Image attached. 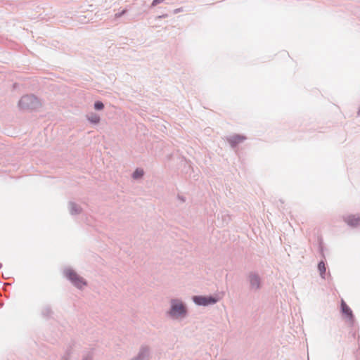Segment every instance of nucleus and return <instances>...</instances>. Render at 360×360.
Here are the masks:
<instances>
[{"label":"nucleus","instance_id":"19","mask_svg":"<svg viewBox=\"0 0 360 360\" xmlns=\"http://www.w3.org/2000/svg\"><path fill=\"white\" fill-rule=\"evenodd\" d=\"M178 198H179L181 202H184L186 201L185 198H184V197H183V196H180V195H179V196H178Z\"/></svg>","mask_w":360,"mask_h":360},{"label":"nucleus","instance_id":"13","mask_svg":"<svg viewBox=\"0 0 360 360\" xmlns=\"http://www.w3.org/2000/svg\"><path fill=\"white\" fill-rule=\"evenodd\" d=\"M144 174V172L142 169H136L132 174V177L134 179H141Z\"/></svg>","mask_w":360,"mask_h":360},{"label":"nucleus","instance_id":"10","mask_svg":"<svg viewBox=\"0 0 360 360\" xmlns=\"http://www.w3.org/2000/svg\"><path fill=\"white\" fill-rule=\"evenodd\" d=\"M341 310L342 312L345 314L349 319H352L353 315L351 309L347 305V304L342 300L341 302Z\"/></svg>","mask_w":360,"mask_h":360},{"label":"nucleus","instance_id":"16","mask_svg":"<svg viewBox=\"0 0 360 360\" xmlns=\"http://www.w3.org/2000/svg\"><path fill=\"white\" fill-rule=\"evenodd\" d=\"M60 360H70V350L67 351Z\"/></svg>","mask_w":360,"mask_h":360},{"label":"nucleus","instance_id":"12","mask_svg":"<svg viewBox=\"0 0 360 360\" xmlns=\"http://www.w3.org/2000/svg\"><path fill=\"white\" fill-rule=\"evenodd\" d=\"M86 119L88 120V121L93 124H98L101 120L99 115L94 112H91L89 115H87Z\"/></svg>","mask_w":360,"mask_h":360},{"label":"nucleus","instance_id":"7","mask_svg":"<svg viewBox=\"0 0 360 360\" xmlns=\"http://www.w3.org/2000/svg\"><path fill=\"white\" fill-rule=\"evenodd\" d=\"M246 139L245 136L235 134L226 138L227 141L229 143L232 148H235L238 143H242Z\"/></svg>","mask_w":360,"mask_h":360},{"label":"nucleus","instance_id":"9","mask_svg":"<svg viewBox=\"0 0 360 360\" xmlns=\"http://www.w3.org/2000/svg\"><path fill=\"white\" fill-rule=\"evenodd\" d=\"M68 210L72 215L78 214L82 212V207L74 202H69Z\"/></svg>","mask_w":360,"mask_h":360},{"label":"nucleus","instance_id":"18","mask_svg":"<svg viewBox=\"0 0 360 360\" xmlns=\"http://www.w3.org/2000/svg\"><path fill=\"white\" fill-rule=\"evenodd\" d=\"M164 1H165V0H153V3H152V5H153V6H156V5H158V4H159L162 3V2H163Z\"/></svg>","mask_w":360,"mask_h":360},{"label":"nucleus","instance_id":"5","mask_svg":"<svg viewBox=\"0 0 360 360\" xmlns=\"http://www.w3.org/2000/svg\"><path fill=\"white\" fill-rule=\"evenodd\" d=\"M250 283V288L255 292L258 291L262 287V279L260 276L255 272H250L248 276Z\"/></svg>","mask_w":360,"mask_h":360},{"label":"nucleus","instance_id":"4","mask_svg":"<svg viewBox=\"0 0 360 360\" xmlns=\"http://www.w3.org/2000/svg\"><path fill=\"white\" fill-rule=\"evenodd\" d=\"M192 300L198 306H208L216 304L219 299L214 296L195 295L192 297Z\"/></svg>","mask_w":360,"mask_h":360},{"label":"nucleus","instance_id":"6","mask_svg":"<svg viewBox=\"0 0 360 360\" xmlns=\"http://www.w3.org/2000/svg\"><path fill=\"white\" fill-rule=\"evenodd\" d=\"M136 360H150V348L146 345H142L136 356L134 357Z\"/></svg>","mask_w":360,"mask_h":360},{"label":"nucleus","instance_id":"20","mask_svg":"<svg viewBox=\"0 0 360 360\" xmlns=\"http://www.w3.org/2000/svg\"><path fill=\"white\" fill-rule=\"evenodd\" d=\"M130 360H136V359H135L134 358H132V359H130Z\"/></svg>","mask_w":360,"mask_h":360},{"label":"nucleus","instance_id":"15","mask_svg":"<svg viewBox=\"0 0 360 360\" xmlns=\"http://www.w3.org/2000/svg\"><path fill=\"white\" fill-rule=\"evenodd\" d=\"M104 108V105L101 101H96L94 103V108L96 110H101Z\"/></svg>","mask_w":360,"mask_h":360},{"label":"nucleus","instance_id":"8","mask_svg":"<svg viewBox=\"0 0 360 360\" xmlns=\"http://www.w3.org/2000/svg\"><path fill=\"white\" fill-rule=\"evenodd\" d=\"M344 221L350 226H356L360 222V214L347 215L344 217Z\"/></svg>","mask_w":360,"mask_h":360},{"label":"nucleus","instance_id":"17","mask_svg":"<svg viewBox=\"0 0 360 360\" xmlns=\"http://www.w3.org/2000/svg\"><path fill=\"white\" fill-rule=\"evenodd\" d=\"M82 360H92V356L91 354H87L83 356Z\"/></svg>","mask_w":360,"mask_h":360},{"label":"nucleus","instance_id":"11","mask_svg":"<svg viewBox=\"0 0 360 360\" xmlns=\"http://www.w3.org/2000/svg\"><path fill=\"white\" fill-rule=\"evenodd\" d=\"M53 310L49 306H45L41 309V316L45 319H49L53 315Z\"/></svg>","mask_w":360,"mask_h":360},{"label":"nucleus","instance_id":"14","mask_svg":"<svg viewBox=\"0 0 360 360\" xmlns=\"http://www.w3.org/2000/svg\"><path fill=\"white\" fill-rule=\"evenodd\" d=\"M318 269L320 272V275L322 278H324V274L326 272V266L323 262H320L318 264Z\"/></svg>","mask_w":360,"mask_h":360},{"label":"nucleus","instance_id":"3","mask_svg":"<svg viewBox=\"0 0 360 360\" xmlns=\"http://www.w3.org/2000/svg\"><path fill=\"white\" fill-rule=\"evenodd\" d=\"M65 277L71 281V283L78 289L82 290L87 285L84 278L77 274L72 269H66L64 270Z\"/></svg>","mask_w":360,"mask_h":360},{"label":"nucleus","instance_id":"2","mask_svg":"<svg viewBox=\"0 0 360 360\" xmlns=\"http://www.w3.org/2000/svg\"><path fill=\"white\" fill-rule=\"evenodd\" d=\"M41 103L34 95H25L18 102V106L22 110H36L40 108Z\"/></svg>","mask_w":360,"mask_h":360},{"label":"nucleus","instance_id":"1","mask_svg":"<svg viewBox=\"0 0 360 360\" xmlns=\"http://www.w3.org/2000/svg\"><path fill=\"white\" fill-rule=\"evenodd\" d=\"M165 314L169 321L180 323L188 318V309L186 303L181 298H172Z\"/></svg>","mask_w":360,"mask_h":360}]
</instances>
